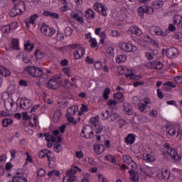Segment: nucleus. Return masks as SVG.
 I'll return each instance as SVG.
<instances>
[{
  "instance_id": "obj_1",
  "label": "nucleus",
  "mask_w": 182,
  "mask_h": 182,
  "mask_svg": "<svg viewBox=\"0 0 182 182\" xmlns=\"http://www.w3.org/2000/svg\"><path fill=\"white\" fill-rule=\"evenodd\" d=\"M164 151H162L163 156L164 159L167 160H170V159H173L175 161H181V156H179L177 151L176 149L170 147L168 144H164Z\"/></svg>"
},
{
  "instance_id": "obj_2",
  "label": "nucleus",
  "mask_w": 182,
  "mask_h": 182,
  "mask_svg": "<svg viewBox=\"0 0 182 182\" xmlns=\"http://www.w3.org/2000/svg\"><path fill=\"white\" fill-rule=\"evenodd\" d=\"M26 72H28L30 76L32 77H41L43 75V70L39 67L30 65L24 68Z\"/></svg>"
},
{
  "instance_id": "obj_3",
  "label": "nucleus",
  "mask_w": 182,
  "mask_h": 182,
  "mask_svg": "<svg viewBox=\"0 0 182 182\" xmlns=\"http://www.w3.org/2000/svg\"><path fill=\"white\" fill-rule=\"evenodd\" d=\"M71 49H74L75 52L74 53V58L77 60L85 55V50L80 44L74 43L69 46Z\"/></svg>"
},
{
  "instance_id": "obj_4",
  "label": "nucleus",
  "mask_w": 182,
  "mask_h": 182,
  "mask_svg": "<svg viewBox=\"0 0 182 182\" xmlns=\"http://www.w3.org/2000/svg\"><path fill=\"white\" fill-rule=\"evenodd\" d=\"M118 70L120 75H124L125 77H127V79L139 80V79L141 78V77L137 76L134 73H133L131 70H129V69L126 67H123V66L119 67Z\"/></svg>"
},
{
  "instance_id": "obj_5",
  "label": "nucleus",
  "mask_w": 182,
  "mask_h": 182,
  "mask_svg": "<svg viewBox=\"0 0 182 182\" xmlns=\"http://www.w3.org/2000/svg\"><path fill=\"white\" fill-rule=\"evenodd\" d=\"M93 9L100 14L102 16H107L109 9L105 6V4L99 2H96L93 5Z\"/></svg>"
},
{
  "instance_id": "obj_6",
  "label": "nucleus",
  "mask_w": 182,
  "mask_h": 182,
  "mask_svg": "<svg viewBox=\"0 0 182 182\" xmlns=\"http://www.w3.org/2000/svg\"><path fill=\"white\" fill-rule=\"evenodd\" d=\"M90 124L95 129V133H101L103 130V125L99 122V117H92L90 119Z\"/></svg>"
},
{
  "instance_id": "obj_7",
  "label": "nucleus",
  "mask_w": 182,
  "mask_h": 182,
  "mask_svg": "<svg viewBox=\"0 0 182 182\" xmlns=\"http://www.w3.org/2000/svg\"><path fill=\"white\" fill-rule=\"evenodd\" d=\"M41 33L46 38H50L53 35H55L56 30L53 28H50L46 24H43L41 28Z\"/></svg>"
},
{
  "instance_id": "obj_8",
  "label": "nucleus",
  "mask_w": 182,
  "mask_h": 182,
  "mask_svg": "<svg viewBox=\"0 0 182 182\" xmlns=\"http://www.w3.org/2000/svg\"><path fill=\"white\" fill-rule=\"evenodd\" d=\"M70 17L75 19L80 25H85V19H83V12L80 11H72Z\"/></svg>"
},
{
  "instance_id": "obj_9",
  "label": "nucleus",
  "mask_w": 182,
  "mask_h": 182,
  "mask_svg": "<svg viewBox=\"0 0 182 182\" xmlns=\"http://www.w3.org/2000/svg\"><path fill=\"white\" fill-rule=\"evenodd\" d=\"M149 33L156 35V36H167V31H163V29L159 26H151L149 28Z\"/></svg>"
},
{
  "instance_id": "obj_10",
  "label": "nucleus",
  "mask_w": 182,
  "mask_h": 182,
  "mask_svg": "<svg viewBox=\"0 0 182 182\" xmlns=\"http://www.w3.org/2000/svg\"><path fill=\"white\" fill-rule=\"evenodd\" d=\"M163 55H166L167 58H174L178 56V50L174 47H171L168 49H164L162 50Z\"/></svg>"
},
{
  "instance_id": "obj_11",
  "label": "nucleus",
  "mask_w": 182,
  "mask_h": 182,
  "mask_svg": "<svg viewBox=\"0 0 182 182\" xmlns=\"http://www.w3.org/2000/svg\"><path fill=\"white\" fill-rule=\"evenodd\" d=\"M119 47L120 49L123 50V52H136L137 51V47L134 46L133 45L129 43L121 42L119 44Z\"/></svg>"
},
{
  "instance_id": "obj_12",
  "label": "nucleus",
  "mask_w": 182,
  "mask_h": 182,
  "mask_svg": "<svg viewBox=\"0 0 182 182\" xmlns=\"http://www.w3.org/2000/svg\"><path fill=\"white\" fill-rule=\"evenodd\" d=\"M94 134L95 132H93V129L90 125H87L81 132V137H84L85 139H92Z\"/></svg>"
},
{
  "instance_id": "obj_13",
  "label": "nucleus",
  "mask_w": 182,
  "mask_h": 182,
  "mask_svg": "<svg viewBox=\"0 0 182 182\" xmlns=\"http://www.w3.org/2000/svg\"><path fill=\"white\" fill-rule=\"evenodd\" d=\"M146 68L148 69H154L155 70H161L163 69V63H161L160 61H149L146 64Z\"/></svg>"
},
{
  "instance_id": "obj_14",
  "label": "nucleus",
  "mask_w": 182,
  "mask_h": 182,
  "mask_svg": "<svg viewBox=\"0 0 182 182\" xmlns=\"http://www.w3.org/2000/svg\"><path fill=\"white\" fill-rule=\"evenodd\" d=\"M151 103V100H150V98L149 97H146L144 100H141L139 103H138L139 110L143 113H146L147 111L146 109H147V105H150Z\"/></svg>"
},
{
  "instance_id": "obj_15",
  "label": "nucleus",
  "mask_w": 182,
  "mask_h": 182,
  "mask_svg": "<svg viewBox=\"0 0 182 182\" xmlns=\"http://www.w3.org/2000/svg\"><path fill=\"white\" fill-rule=\"evenodd\" d=\"M166 137L171 139V137L176 136L177 130L178 129V125H171L166 127Z\"/></svg>"
},
{
  "instance_id": "obj_16",
  "label": "nucleus",
  "mask_w": 182,
  "mask_h": 182,
  "mask_svg": "<svg viewBox=\"0 0 182 182\" xmlns=\"http://www.w3.org/2000/svg\"><path fill=\"white\" fill-rule=\"evenodd\" d=\"M157 178H159V180L168 181V178H170V171L167 168H162L157 174Z\"/></svg>"
},
{
  "instance_id": "obj_17",
  "label": "nucleus",
  "mask_w": 182,
  "mask_h": 182,
  "mask_svg": "<svg viewBox=\"0 0 182 182\" xmlns=\"http://www.w3.org/2000/svg\"><path fill=\"white\" fill-rule=\"evenodd\" d=\"M33 103L32 102V100L29 99H23L21 100L20 102V106L21 109H23V110H28V109H31L32 107Z\"/></svg>"
},
{
  "instance_id": "obj_18",
  "label": "nucleus",
  "mask_w": 182,
  "mask_h": 182,
  "mask_svg": "<svg viewBox=\"0 0 182 182\" xmlns=\"http://www.w3.org/2000/svg\"><path fill=\"white\" fill-rule=\"evenodd\" d=\"M140 158L146 163H154L156 161V156L151 154H142Z\"/></svg>"
},
{
  "instance_id": "obj_19",
  "label": "nucleus",
  "mask_w": 182,
  "mask_h": 182,
  "mask_svg": "<svg viewBox=\"0 0 182 182\" xmlns=\"http://www.w3.org/2000/svg\"><path fill=\"white\" fill-rule=\"evenodd\" d=\"M96 16V13L92 9H87L85 12V18L87 21H92Z\"/></svg>"
},
{
  "instance_id": "obj_20",
  "label": "nucleus",
  "mask_w": 182,
  "mask_h": 182,
  "mask_svg": "<svg viewBox=\"0 0 182 182\" xmlns=\"http://www.w3.org/2000/svg\"><path fill=\"white\" fill-rule=\"evenodd\" d=\"M47 86L49 89H58V87H59V80H58V78L50 79L48 81Z\"/></svg>"
},
{
  "instance_id": "obj_21",
  "label": "nucleus",
  "mask_w": 182,
  "mask_h": 182,
  "mask_svg": "<svg viewBox=\"0 0 182 182\" xmlns=\"http://www.w3.org/2000/svg\"><path fill=\"white\" fill-rule=\"evenodd\" d=\"M105 160L112 163V164H114V166H120V164L117 162V158L116 156H113L112 154H107L105 156Z\"/></svg>"
},
{
  "instance_id": "obj_22",
  "label": "nucleus",
  "mask_w": 182,
  "mask_h": 182,
  "mask_svg": "<svg viewBox=\"0 0 182 182\" xmlns=\"http://www.w3.org/2000/svg\"><path fill=\"white\" fill-rule=\"evenodd\" d=\"M14 105L15 102L11 98H8V100L4 101L5 109L7 112L12 111V107H14Z\"/></svg>"
},
{
  "instance_id": "obj_23",
  "label": "nucleus",
  "mask_w": 182,
  "mask_h": 182,
  "mask_svg": "<svg viewBox=\"0 0 182 182\" xmlns=\"http://www.w3.org/2000/svg\"><path fill=\"white\" fill-rule=\"evenodd\" d=\"M46 157L48 158V166H50V164H55V163H56V157L55 156V154L53 152L48 150Z\"/></svg>"
},
{
  "instance_id": "obj_24",
  "label": "nucleus",
  "mask_w": 182,
  "mask_h": 182,
  "mask_svg": "<svg viewBox=\"0 0 182 182\" xmlns=\"http://www.w3.org/2000/svg\"><path fill=\"white\" fill-rule=\"evenodd\" d=\"M13 182H28V179L21 174V172L18 171L16 175L12 179Z\"/></svg>"
},
{
  "instance_id": "obj_25",
  "label": "nucleus",
  "mask_w": 182,
  "mask_h": 182,
  "mask_svg": "<svg viewBox=\"0 0 182 182\" xmlns=\"http://www.w3.org/2000/svg\"><path fill=\"white\" fill-rule=\"evenodd\" d=\"M123 160L124 163H127V164H132V168H137V164H136V162L133 161V159H132V157H130V156L124 155L123 156Z\"/></svg>"
},
{
  "instance_id": "obj_26",
  "label": "nucleus",
  "mask_w": 182,
  "mask_h": 182,
  "mask_svg": "<svg viewBox=\"0 0 182 182\" xmlns=\"http://www.w3.org/2000/svg\"><path fill=\"white\" fill-rule=\"evenodd\" d=\"M129 174L130 176L131 181H134V182L139 181V172L134 170H130L129 171Z\"/></svg>"
},
{
  "instance_id": "obj_27",
  "label": "nucleus",
  "mask_w": 182,
  "mask_h": 182,
  "mask_svg": "<svg viewBox=\"0 0 182 182\" xmlns=\"http://www.w3.org/2000/svg\"><path fill=\"white\" fill-rule=\"evenodd\" d=\"M128 33L129 35H141V30L137 26H131L128 30Z\"/></svg>"
},
{
  "instance_id": "obj_28",
  "label": "nucleus",
  "mask_w": 182,
  "mask_h": 182,
  "mask_svg": "<svg viewBox=\"0 0 182 182\" xmlns=\"http://www.w3.org/2000/svg\"><path fill=\"white\" fill-rule=\"evenodd\" d=\"M63 182H79L77 177L75 175H67L63 179Z\"/></svg>"
},
{
  "instance_id": "obj_29",
  "label": "nucleus",
  "mask_w": 182,
  "mask_h": 182,
  "mask_svg": "<svg viewBox=\"0 0 182 182\" xmlns=\"http://www.w3.org/2000/svg\"><path fill=\"white\" fill-rule=\"evenodd\" d=\"M94 151L96 154H102L105 151V146L102 144H95Z\"/></svg>"
},
{
  "instance_id": "obj_30",
  "label": "nucleus",
  "mask_w": 182,
  "mask_h": 182,
  "mask_svg": "<svg viewBox=\"0 0 182 182\" xmlns=\"http://www.w3.org/2000/svg\"><path fill=\"white\" fill-rule=\"evenodd\" d=\"M124 110L126 114H128V116L133 114V108H132V105H130L129 102L124 103Z\"/></svg>"
},
{
  "instance_id": "obj_31",
  "label": "nucleus",
  "mask_w": 182,
  "mask_h": 182,
  "mask_svg": "<svg viewBox=\"0 0 182 182\" xmlns=\"http://www.w3.org/2000/svg\"><path fill=\"white\" fill-rule=\"evenodd\" d=\"M23 11L21 9L15 6L14 8H13L11 11H10V16H16L18 15H22Z\"/></svg>"
},
{
  "instance_id": "obj_32",
  "label": "nucleus",
  "mask_w": 182,
  "mask_h": 182,
  "mask_svg": "<svg viewBox=\"0 0 182 182\" xmlns=\"http://www.w3.org/2000/svg\"><path fill=\"white\" fill-rule=\"evenodd\" d=\"M134 141H136V135L133 134H128L125 138V143H127V144H133Z\"/></svg>"
},
{
  "instance_id": "obj_33",
  "label": "nucleus",
  "mask_w": 182,
  "mask_h": 182,
  "mask_svg": "<svg viewBox=\"0 0 182 182\" xmlns=\"http://www.w3.org/2000/svg\"><path fill=\"white\" fill-rule=\"evenodd\" d=\"M46 141H52V143H54V141H62V138L60 136H54L53 135H47L46 136Z\"/></svg>"
},
{
  "instance_id": "obj_34",
  "label": "nucleus",
  "mask_w": 182,
  "mask_h": 182,
  "mask_svg": "<svg viewBox=\"0 0 182 182\" xmlns=\"http://www.w3.org/2000/svg\"><path fill=\"white\" fill-rule=\"evenodd\" d=\"M36 18H38V14H33L31 16L28 20L25 21L26 26L29 28V23H31V25H35V21H36Z\"/></svg>"
},
{
  "instance_id": "obj_35",
  "label": "nucleus",
  "mask_w": 182,
  "mask_h": 182,
  "mask_svg": "<svg viewBox=\"0 0 182 182\" xmlns=\"http://www.w3.org/2000/svg\"><path fill=\"white\" fill-rule=\"evenodd\" d=\"M62 117V112H60V110L57 109L53 114V120L54 123H58L59 120H60V118Z\"/></svg>"
},
{
  "instance_id": "obj_36",
  "label": "nucleus",
  "mask_w": 182,
  "mask_h": 182,
  "mask_svg": "<svg viewBox=\"0 0 182 182\" xmlns=\"http://www.w3.org/2000/svg\"><path fill=\"white\" fill-rule=\"evenodd\" d=\"M164 5V2H163V1L158 0V1H154L152 4V8H154V9H160L163 8Z\"/></svg>"
},
{
  "instance_id": "obj_37",
  "label": "nucleus",
  "mask_w": 182,
  "mask_h": 182,
  "mask_svg": "<svg viewBox=\"0 0 182 182\" xmlns=\"http://www.w3.org/2000/svg\"><path fill=\"white\" fill-rule=\"evenodd\" d=\"M127 60V56L124 54L119 55L116 57L117 63H124Z\"/></svg>"
},
{
  "instance_id": "obj_38",
  "label": "nucleus",
  "mask_w": 182,
  "mask_h": 182,
  "mask_svg": "<svg viewBox=\"0 0 182 182\" xmlns=\"http://www.w3.org/2000/svg\"><path fill=\"white\" fill-rule=\"evenodd\" d=\"M54 151L56 153H60L62 151V145H60V141H56L53 142Z\"/></svg>"
},
{
  "instance_id": "obj_39",
  "label": "nucleus",
  "mask_w": 182,
  "mask_h": 182,
  "mask_svg": "<svg viewBox=\"0 0 182 182\" xmlns=\"http://www.w3.org/2000/svg\"><path fill=\"white\" fill-rule=\"evenodd\" d=\"M25 50H27L28 52H31L33 50V44L31 42V41L28 40L26 43L24 44Z\"/></svg>"
},
{
  "instance_id": "obj_40",
  "label": "nucleus",
  "mask_w": 182,
  "mask_h": 182,
  "mask_svg": "<svg viewBox=\"0 0 182 182\" xmlns=\"http://www.w3.org/2000/svg\"><path fill=\"white\" fill-rule=\"evenodd\" d=\"M11 45L15 50H19L21 48L19 47V40L18 38H14L11 40Z\"/></svg>"
},
{
  "instance_id": "obj_41",
  "label": "nucleus",
  "mask_w": 182,
  "mask_h": 182,
  "mask_svg": "<svg viewBox=\"0 0 182 182\" xmlns=\"http://www.w3.org/2000/svg\"><path fill=\"white\" fill-rule=\"evenodd\" d=\"M173 22L174 24L176 25V26H178L179 25H181L182 23V16L180 15H176L173 17Z\"/></svg>"
},
{
  "instance_id": "obj_42",
  "label": "nucleus",
  "mask_w": 182,
  "mask_h": 182,
  "mask_svg": "<svg viewBox=\"0 0 182 182\" xmlns=\"http://www.w3.org/2000/svg\"><path fill=\"white\" fill-rule=\"evenodd\" d=\"M12 123H14V120L11 118H6L2 120L3 127H8V126H11Z\"/></svg>"
},
{
  "instance_id": "obj_43",
  "label": "nucleus",
  "mask_w": 182,
  "mask_h": 182,
  "mask_svg": "<svg viewBox=\"0 0 182 182\" xmlns=\"http://www.w3.org/2000/svg\"><path fill=\"white\" fill-rule=\"evenodd\" d=\"M76 170H78L80 173L82 172V169H80V168L76 166H72V168L70 170L68 171V175L70 176L71 174H76V173L77 172V171Z\"/></svg>"
},
{
  "instance_id": "obj_44",
  "label": "nucleus",
  "mask_w": 182,
  "mask_h": 182,
  "mask_svg": "<svg viewBox=\"0 0 182 182\" xmlns=\"http://www.w3.org/2000/svg\"><path fill=\"white\" fill-rule=\"evenodd\" d=\"M43 15L45 16H50V18H55V19H58V18H59V14L52 11H44Z\"/></svg>"
},
{
  "instance_id": "obj_45",
  "label": "nucleus",
  "mask_w": 182,
  "mask_h": 182,
  "mask_svg": "<svg viewBox=\"0 0 182 182\" xmlns=\"http://www.w3.org/2000/svg\"><path fill=\"white\" fill-rule=\"evenodd\" d=\"M145 57L148 60H152V59H154V51L153 50L146 51L145 53Z\"/></svg>"
},
{
  "instance_id": "obj_46",
  "label": "nucleus",
  "mask_w": 182,
  "mask_h": 182,
  "mask_svg": "<svg viewBox=\"0 0 182 182\" xmlns=\"http://www.w3.org/2000/svg\"><path fill=\"white\" fill-rule=\"evenodd\" d=\"M107 105L109 106V109H116L117 106V101L114 100H109L107 102Z\"/></svg>"
},
{
  "instance_id": "obj_47",
  "label": "nucleus",
  "mask_w": 182,
  "mask_h": 182,
  "mask_svg": "<svg viewBox=\"0 0 182 182\" xmlns=\"http://www.w3.org/2000/svg\"><path fill=\"white\" fill-rule=\"evenodd\" d=\"M38 122V117H33V119H30L28 126L35 129L36 127V122Z\"/></svg>"
},
{
  "instance_id": "obj_48",
  "label": "nucleus",
  "mask_w": 182,
  "mask_h": 182,
  "mask_svg": "<svg viewBox=\"0 0 182 182\" xmlns=\"http://www.w3.org/2000/svg\"><path fill=\"white\" fill-rule=\"evenodd\" d=\"M137 14L139 16L143 18L144 16V14H146V8L145 6H139L137 9Z\"/></svg>"
},
{
  "instance_id": "obj_49",
  "label": "nucleus",
  "mask_w": 182,
  "mask_h": 182,
  "mask_svg": "<svg viewBox=\"0 0 182 182\" xmlns=\"http://www.w3.org/2000/svg\"><path fill=\"white\" fill-rule=\"evenodd\" d=\"M106 53L108 55L109 58H113V56H114V48H113V47L107 48Z\"/></svg>"
},
{
  "instance_id": "obj_50",
  "label": "nucleus",
  "mask_w": 182,
  "mask_h": 182,
  "mask_svg": "<svg viewBox=\"0 0 182 182\" xmlns=\"http://www.w3.org/2000/svg\"><path fill=\"white\" fill-rule=\"evenodd\" d=\"M88 42L91 48H97V40L96 38H92Z\"/></svg>"
},
{
  "instance_id": "obj_51",
  "label": "nucleus",
  "mask_w": 182,
  "mask_h": 182,
  "mask_svg": "<svg viewBox=\"0 0 182 182\" xmlns=\"http://www.w3.org/2000/svg\"><path fill=\"white\" fill-rule=\"evenodd\" d=\"M94 68L96 70H102L103 64L100 61H96L94 63Z\"/></svg>"
},
{
  "instance_id": "obj_52",
  "label": "nucleus",
  "mask_w": 182,
  "mask_h": 182,
  "mask_svg": "<svg viewBox=\"0 0 182 182\" xmlns=\"http://www.w3.org/2000/svg\"><path fill=\"white\" fill-rule=\"evenodd\" d=\"M146 171L149 176H153V174H156V168L154 167L147 166L146 168Z\"/></svg>"
},
{
  "instance_id": "obj_53",
  "label": "nucleus",
  "mask_w": 182,
  "mask_h": 182,
  "mask_svg": "<svg viewBox=\"0 0 182 182\" xmlns=\"http://www.w3.org/2000/svg\"><path fill=\"white\" fill-rule=\"evenodd\" d=\"M48 149H43L38 152V157L40 159H45L48 154Z\"/></svg>"
},
{
  "instance_id": "obj_54",
  "label": "nucleus",
  "mask_w": 182,
  "mask_h": 182,
  "mask_svg": "<svg viewBox=\"0 0 182 182\" xmlns=\"http://www.w3.org/2000/svg\"><path fill=\"white\" fill-rule=\"evenodd\" d=\"M117 117H119V114H117L116 113L110 112L109 117L108 118V121L109 122H114V120H116V119H117Z\"/></svg>"
},
{
  "instance_id": "obj_55",
  "label": "nucleus",
  "mask_w": 182,
  "mask_h": 182,
  "mask_svg": "<svg viewBox=\"0 0 182 182\" xmlns=\"http://www.w3.org/2000/svg\"><path fill=\"white\" fill-rule=\"evenodd\" d=\"M76 110H77V108L76 107H71L68 109V113L69 116H72L76 113Z\"/></svg>"
},
{
  "instance_id": "obj_56",
  "label": "nucleus",
  "mask_w": 182,
  "mask_h": 182,
  "mask_svg": "<svg viewBox=\"0 0 182 182\" xmlns=\"http://www.w3.org/2000/svg\"><path fill=\"white\" fill-rule=\"evenodd\" d=\"M110 112L109 110H105L102 112V119L103 120H109V117L110 116Z\"/></svg>"
},
{
  "instance_id": "obj_57",
  "label": "nucleus",
  "mask_w": 182,
  "mask_h": 182,
  "mask_svg": "<svg viewBox=\"0 0 182 182\" xmlns=\"http://www.w3.org/2000/svg\"><path fill=\"white\" fill-rule=\"evenodd\" d=\"M114 98L119 100L121 99V102L123 103L124 102V98H123V93L122 92H117L114 95Z\"/></svg>"
},
{
  "instance_id": "obj_58",
  "label": "nucleus",
  "mask_w": 182,
  "mask_h": 182,
  "mask_svg": "<svg viewBox=\"0 0 182 182\" xmlns=\"http://www.w3.org/2000/svg\"><path fill=\"white\" fill-rule=\"evenodd\" d=\"M97 176L100 182H109L107 181V178H106V176H105L103 174L97 173Z\"/></svg>"
},
{
  "instance_id": "obj_59",
  "label": "nucleus",
  "mask_w": 182,
  "mask_h": 182,
  "mask_svg": "<svg viewBox=\"0 0 182 182\" xmlns=\"http://www.w3.org/2000/svg\"><path fill=\"white\" fill-rule=\"evenodd\" d=\"M34 55L37 59H43V57L45 56V55H43V53L41 52V50H36Z\"/></svg>"
},
{
  "instance_id": "obj_60",
  "label": "nucleus",
  "mask_w": 182,
  "mask_h": 182,
  "mask_svg": "<svg viewBox=\"0 0 182 182\" xmlns=\"http://www.w3.org/2000/svg\"><path fill=\"white\" fill-rule=\"evenodd\" d=\"M52 176H60V172H59V171H56V170H53L50 171L48 172V177H52Z\"/></svg>"
},
{
  "instance_id": "obj_61",
  "label": "nucleus",
  "mask_w": 182,
  "mask_h": 182,
  "mask_svg": "<svg viewBox=\"0 0 182 182\" xmlns=\"http://www.w3.org/2000/svg\"><path fill=\"white\" fill-rule=\"evenodd\" d=\"M109 95H110V88L107 87L103 92V97L105 99V100L109 99Z\"/></svg>"
},
{
  "instance_id": "obj_62",
  "label": "nucleus",
  "mask_w": 182,
  "mask_h": 182,
  "mask_svg": "<svg viewBox=\"0 0 182 182\" xmlns=\"http://www.w3.org/2000/svg\"><path fill=\"white\" fill-rule=\"evenodd\" d=\"M37 176L38 177H44L46 176V172L44 171L43 168H38L37 170Z\"/></svg>"
},
{
  "instance_id": "obj_63",
  "label": "nucleus",
  "mask_w": 182,
  "mask_h": 182,
  "mask_svg": "<svg viewBox=\"0 0 182 182\" xmlns=\"http://www.w3.org/2000/svg\"><path fill=\"white\" fill-rule=\"evenodd\" d=\"M1 31L3 33H9L11 32V27L9 25L4 26L1 28Z\"/></svg>"
},
{
  "instance_id": "obj_64",
  "label": "nucleus",
  "mask_w": 182,
  "mask_h": 182,
  "mask_svg": "<svg viewBox=\"0 0 182 182\" xmlns=\"http://www.w3.org/2000/svg\"><path fill=\"white\" fill-rule=\"evenodd\" d=\"M109 33H110L111 36H113L114 38L121 36L120 32H119L116 30H109Z\"/></svg>"
}]
</instances>
